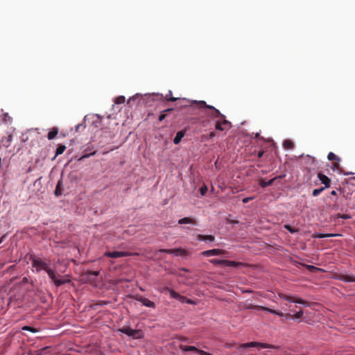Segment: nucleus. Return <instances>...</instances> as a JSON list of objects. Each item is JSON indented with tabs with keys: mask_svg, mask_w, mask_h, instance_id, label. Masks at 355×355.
<instances>
[{
	"mask_svg": "<svg viewBox=\"0 0 355 355\" xmlns=\"http://www.w3.org/2000/svg\"><path fill=\"white\" fill-rule=\"evenodd\" d=\"M32 267L36 272L44 270L48 274L50 279L54 278V270L50 268V261H46L40 258L33 257L32 259Z\"/></svg>",
	"mask_w": 355,
	"mask_h": 355,
	"instance_id": "f257e3e1",
	"label": "nucleus"
},
{
	"mask_svg": "<svg viewBox=\"0 0 355 355\" xmlns=\"http://www.w3.org/2000/svg\"><path fill=\"white\" fill-rule=\"evenodd\" d=\"M193 105H196L198 108H206L208 110L207 112H205V114L212 119H220L225 118V115L223 114L218 109L215 108L212 105H209L204 101H192Z\"/></svg>",
	"mask_w": 355,
	"mask_h": 355,
	"instance_id": "f03ea898",
	"label": "nucleus"
},
{
	"mask_svg": "<svg viewBox=\"0 0 355 355\" xmlns=\"http://www.w3.org/2000/svg\"><path fill=\"white\" fill-rule=\"evenodd\" d=\"M119 331L131 336L134 338H141L144 336L143 332L139 329H132L129 327H123L119 329Z\"/></svg>",
	"mask_w": 355,
	"mask_h": 355,
	"instance_id": "7ed1b4c3",
	"label": "nucleus"
},
{
	"mask_svg": "<svg viewBox=\"0 0 355 355\" xmlns=\"http://www.w3.org/2000/svg\"><path fill=\"white\" fill-rule=\"evenodd\" d=\"M259 347L263 349H268V348L278 349L279 348L277 346L270 345V344L258 343V342H250V343L240 345L239 347V349L247 348V347Z\"/></svg>",
	"mask_w": 355,
	"mask_h": 355,
	"instance_id": "20e7f679",
	"label": "nucleus"
},
{
	"mask_svg": "<svg viewBox=\"0 0 355 355\" xmlns=\"http://www.w3.org/2000/svg\"><path fill=\"white\" fill-rule=\"evenodd\" d=\"M232 128L231 122L227 121L225 117L220 118L216 121L215 128L220 131L228 130Z\"/></svg>",
	"mask_w": 355,
	"mask_h": 355,
	"instance_id": "39448f33",
	"label": "nucleus"
},
{
	"mask_svg": "<svg viewBox=\"0 0 355 355\" xmlns=\"http://www.w3.org/2000/svg\"><path fill=\"white\" fill-rule=\"evenodd\" d=\"M246 309H256V310L266 311L270 313H272V314H275V315H277L279 316H282L284 315V313L282 312H279L278 311L268 308L266 306L254 305V304H247Z\"/></svg>",
	"mask_w": 355,
	"mask_h": 355,
	"instance_id": "423d86ee",
	"label": "nucleus"
},
{
	"mask_svg": "<svg viewBox=\"0 0 355 355\" xmlns=\"http://www.w3.org/2000/svg\"><path fill=\"white\" fill-rule=\"evenodd\" d=\"M279 297L282 299H284L290 302L298 303V304H303L305 306H309V303L307 302H306L305 300H304L301 298L295 297V296H291V295H288L286 294L282 293V294H279Z\"/></svg>",
	"mask_w": 355,
	"mask_h": 355,
	"instance_id": "0eeeda50",
	"label": "nucleus"
},
{
	"mask_svg": "<svg viewBox=\"0 0 355 355\" xmlns=\"http://www.w3.org/2000/svg\"><path fill=\"white\" fill-rule=\"evenodd\" d=\"M279 297L282 299H284L290 302L298 303V304H303L305 306H309V303L307 302H306L305 300H304L301 298L295 297V296H291V295H288L286 294L282 293V294H279Z\"/></svg>",
	"mask_w": 355,
	"mask_h": 355,
	"instance_id": "6e6552de",
	"label": "nucleus"
},
{
	"mask_svg": "<svg viewBox=\"0 0 355 355\" xmlns=\"http://www.w3.org/2000/svg\"><path fill=\"white\" fill-rule=\"evenodd\" d=\"M166 290H167L169 292L170 295L172 298L176 299L182 302H187V304H193V302L191 300L187 299L184 296L180 295L178 293L175 292V291H173L169 288H166Z\"/></svg>",
	"mask_w": 355,
	"mask_h": 355,
	"instance_id": "1a4fd4ad",
	"label": "nucleus"
},
{
	"mask_svg": "<svg viewBox=\"0 0 355 355\" xmlns=\"http://www.w3.org/2000/svg\"><path fill=\"white\" fill-rule=\"evenodd\" d=\"M133 254H132L131 252H128L113 251V252H106L104 254V256H105L107 257L116 259V258L123 257H129V256H132Z\"/></svg>",
	"mask_w": 355,
	"mask_h": 355,
	"instance_id": "9d476101",
	"label": "nucleus"
},
{
	"mask_svg": "<svg viewBox=\"0 0 355 355\" xmlns=\"http://www.w3.org/2000/svg\"><path fill=\"white\" fill-rule=\"evenodd\" d=\"M136 300H137L138 302H140L144 306H146V307H150V308H155V304L153 302H152L151 300H148V298H146V297H144L142 296H139V297H136Z\"/></svg>",
	"mask_w": 355,
	"mask_h": 355,
	"instance_id": "9b49d317",
	"label": "nucleus"
},
{
	"mask_svg": "<svg viewBox=\"0 0 355 355\" xmlns=\"http://www.w3.org/2000/svg\"><path fill=\"white\" fill-rule=\"evenodd\" d=\"M51 279L53 282V283L56 287H59L64 284L70 282V279L69 278H67V276H64L63 277V279H58L57 275L55 272H54V278Z\"/></svg>",
	"mask_w": 355,
	"mask_h": 355,
	"instance_id": "f8f14e48",
	"label": "nucleus"
},
{
	"mask_svg": "<svg viewBox=\"0 0 355 355\" xmlns=\"http://www.w3.org/2000/svg\"><path fill=\"white\" fill-rule=\"evenodd\" d=\"M318 178L321 181V182L324 184L323 188L327 189L330 187L331 180L327 175L322 174V173H318Z\"/></svg>",
	"mask_w": 355,
	"mask_h": 355,
	"instance_id": "ddd939ff",
	"label": "nucleus"
},
{
	"mask_svg": "<svg viewBox=\"0 0 355 355\" xmlns=\"http://www.w3.org/2000/svg\"><path fill=\"white\" fill-rule=\"evenodd\" d=\"M337 279L344 282H355V276L349 275L339 274Z\"/></svg>",
	"mask_w": 355,
	"mask_h": 355,
	"instance_id": "4468645a",
	"label": "nucleus"
},
{
	"mask_svg": "<svg viewBox=\"0 0 355 355\" xmlns=\"http://www.w3.org/2000/svg\"><path fill=\"white\" fill-rule=\"evenodd\" d=\"M178 224H180V225L191 224L193 225H196L197 223H196V220L192 218L184 217L178 220Z\"/></svg>",
	"mask_w": 355,
	"mask_h": 355,
	"instance_id": "2eb2a0df",
	"label": "nucleus"
},
{
	"mask_svg": "<svg viewBox=\"0 0 355 355\" xmlns=\"http://www.w3.org/2000/svg\"><path fill=\"white\" fill-rule=\"evenodd\" d=\"M303 315V311L302 309H300L299 311H297L295 314L291 315V314H284L282 316H285L286 319H292V320H297L302 318Z\"/></svg>",
	"mask_w": 355,
	"mask_h": 355,
	"instance_id": "dca6fc26",
	"label": "nucleus"
},
{
	"mask_svg": "<svg viewBox=\"0 0 355 355\" xmlns=\"http://www.w3.org/2000/svg\"><path fill=\"white\" fill-rule=\"evenodd\" d=\"M223 265L229 266V267H240L243 266L245 264L241 262H236L234 261H230L224 259Z\"/></svg>",
	"mask_w": 355,
	"mask_h": 355,
	"instance_id": "f3484780",
	"label": "nucleus"
},
{
	"mask_svg": "<svg viewBox=\"0 0 355 355\" xmlns=\"http://www.w3.org/2000/svg\"><path fill=\"white\" fill-rule=\"evenodd\" d=\"M196 238L198 241H209L210 242H213L215 240V237L213 235L198 234Z\"/></svg>",
	"mask_w": 355,
	"mask_h": 355,
	"instance_id": "a211bd4d",
	"label": "nucleus"
},
{
	"mask_svg": "<svg viewBox=\"0 0 355 355\" xmlns=\"http://www.w3.org/2000/svg\"><path fill=\"white\" fill-rule=\"evenodd\" d=\"M58 133V129L55 127L53 128L48 133L47 138L49 140L53 139Z\"/></svg>",
	"mask_w": 355,
	"mask_h": 355,
	"instance_id": "6ab92c4d",
	"label": "nucleus"
},
{
	"mask_svg": "<svg viewBox=\"0 0 355 355\" xmlns=\"http://www.w3.org/2000/svg\"><path fill=\"white\" fill-rule=\"evenodd\" d=\"M277 178H274L271 180H270L268 182H266L264 180H261L259 181V185L260 187H261L262 188H266L268 186H270L273 184L274 181L277 179Z\"/></svg>",
	"mask_w": 355,
	"mask_h": 355,
	"instance_id": "aec40b11",
	"label": "nucleus"
},
{
	"mask_svg": "<svg viewBox=\"0 0 355 355\" xmlns=\"http://www.w3.org/2000/svg\"><path fill=\"white\" fill-rule=\"evenodd\" d=\"M184 136V132H183V131L178 132L175 135L174 139H173L174 144H178L181 141V140Z\"/></svg>",
	"mask_w": 355,
	"mask_h": 355,
	"instance_id": "412c9836",
	"label": "nucleus"
},
{
	"mask_svg": "<svg viewBox=\"0 0 355 355\" xmlns=\"http://www.w3.org/2000/svg\"><path fill=\"white\" fill-rule=\"evenodd\" d=\"M283 146L285 149H293L294 148V143L290 139H285L283 142Z\"/></svg>",
	"mask_w": 355,
	"mask_h": 355,
	"instance_id": "4be33fe9",
	"label": "nucleus"
},
{
	"mask_svg": "<svg viewBox=\"0 0 355 355\" xmlns=\"http://www.w3.org/2000/svg\"><path fill=\"white\" fill-rule=\"evenodd\" d=\"M66 149V146L63 144H60L58 148H56V150H55V157H53V159H55L57 156L62 154L64 153V151Z\"/></svg>",
	"mask_w": 355,
	"mask_h": 355,
	"instance_id": "5701e85b",
	"label": "nucleus"
},
{
	"mask_svg": "<svg viewBox=\"0 0 355 355\" xmlns=\"http://www.w3.org/2000/svg\"><path fill=\"white\" fill-rule=\"evenodd\" d=\"M162 252H165L167 254H172L175 256H178V248L176 249H162L159 250Z\"/></svg>",
	"mask_w": 355,
	"mask_h": 355,
	"instance_id": "b1692460",
	"label": "nucleus"
},
{
	"mask_svg": "<svg viewBox=\"0 0 355 355\" xmlns=\"http://www.w3.org/2000/svg\"><path fill=\"white\" fill-rule=\"evenodd\" d=\"M327 158L330 161L340 162V158L332 152L328 154Z\"/></svg>",
	"mask_w": 355,
	"mask_h": 355,
	"instance_id": "393cba45",
	"label": "nucleus"
},
{
	"mask_svg": "<svg viewBox=\"0 0 355 355\" xmlns=\"http://www.w3.org/2000/svg\"><path fill=\"white\" fill-rule=\"evenodd\" d=\"M214 256L223 255L227 254V252L225 250L222 249H211Z\"/></svg>",
	"mask_w": 355,
	"mask_h": 355,
	"instance_id": "a878e982",
	"label": "nucleus"
},
{
	"mask_svg": "<svg viewBox=\"0 0 355 355\" xmlns=\"http://www.w3.org/2000/svg\"><path fill=\"white\" fill-rule=\"evenodd\" d=\"M171 94H172V92L171 91H169L168 92V94H167L165 96V99L167 101H172V102H175L176 101L178 98H175V97H172L171 96Z\"/></svg>",
	"mask_w": 355,
	"mask_h": 355,
	"instance_id": "bb28decb",
	"label": "nucleus"
},
{
	"mask_svg": "<svg viewBox=\"0 0 355 355\" xmlns=\"http://www.w3.org/2000/svg\"><path fill=\"white\" fill-rule=\"evenodd\" d=\"M125 98L123 96H119L116 97L114 100V103L118 105L122 104V103H125Z\"/></svg>",
	"mask_w": 355,
	"mask_h": 355,
	"instance_id": "cd10ccee",
	"label": "nucleus"
},
{
	"mask_svg": "<svg viewBox=\"0 0 355 355\" xmlns=\"http://www.w3.org/2000/svg\"><path fill=\"white\" fill-rule=\"evenodd\" d=\"M224 259H212L209 260V262L214 265H223Z\"/></svg>",
	"mask_w": 355,
	"mask_h": 355,
	"instance_id": "c85d7f7f",
	"label": "nucleus"
},
{
	"mask_svg": "<svg viewBox=\"0 0 355 355\" xmlns=\"http://www.w3.org/2000/svg\"><path fill=\"white\" fill-rule=\"evenodd\" d=\"M173 109V108H168V109H166L159 116V121H163L166 116V114L165 112H171Z\"/></svg>",
	"mask_w": 355,
	"mask_h": 355,
	"instance_id": "c756f323",
	"label": "nucleus"
},
{
	"mask_svg": "<svg viewBox=\"0 0 355 355\" xmlns=\"http://www.w3.org/2000/svg\"><path fill=\"white\" fill-rule=\"evenodd\" d=\"M139 97V94H136L135 96H133L132 97L130 98L128 101H127V104L129 105L130 106H132L133 105V103L135 102V101Z\"/></svg>",
	"mask_w": 355,
	"mask_h": 355,
	"instance_id": "7c9ffc66",
	"label": "nucleus"
},
{
	"mask_svg": "<svg viewBox=\"0 0 355 355\" xmlns=\"http://www.w3.org/2000/svg\"><path fill=\"white\" fill-rule=\"evenodd\" d=\"M325 189L323 187L315 189L313 191V196H318L319 194H320Z\"/></svg>",
	"mask_w": 355,
	"mask_h": 355,
	"instance_id": "2f4dec72",
	"label": "nucleus"
},
{
	"mask_svg": "<svg viewBox=\"0 0 355 355\" xmlns=\"http://www.w3.org/2000/svg\"><path fill=\"white\" fill-rule=\"evenodd\" d=\"M22 330H24V331H31L33 333H36L37 331V330L32 327H30V326H24L22 327Z\"/></svg>",
	"mask_w": 355,
	"mask_h": 355,
	"instance_id": "473e14b6",
	"label": "nucleus"
},
{
	"mask_svg": "<svg viewBox=\"0 0 355 355\" xmlns=\"http://www.w3.org/2000/svg\"><path fill=\"white\" fill-rule=\"evenodd\" d=\"M201 254L202 256H204V257L214 256L213 255V252H212V250H205V251L201 252Z\"/></svg>",
	"mask_w": 355,
	"mask_h": 355,
	"instance_id": "72a5a7b5",
	"label": "nucleus"
},
{
	"mask_svg": "<svg viewBox=\"0 0 355 355\" xmlns=\"http://www.w3.org/2000/svg\"><path fill=\"white\" fill-rule=\"evenodd\" d=\"M207 187L206 185H204L200 187V192L202 196H205L207 191Z\"/></svg>",
	"mask_w": 355,
	"mask_h": 355,
	"instance_id": "f704fd0d",
	"label": "nucleus"
},
{
	"mask_svg": "<svg viewBox=\"0 0 355 355\" xmlns=\"http://www.w3.org/2000/svg\"><path fill=\"white\" fill-rule=\"evenodd\" d=\"M306 268L310 271V272H314L315 270H319L317 267L311 265H306Z\"/></svg>",
	"mask_w": 355,
	"mask_h": 355,
	"instance_id": "c9c22d12",
	"label": "nucleus"
},
{
	"mask_svg": "<svg viewBox=\"0 0 355 355\" xmlns=\"http://www.w3.org/2000/svg\"><path fill=\"white\" fill-rule=\"evenodd\" d=\"M216 136V134L214 132H211L209 134L207 135H203L202 137H204L205 139H209Z\"/></svg>",
	"mask_w": 355,
	"mask_h": 355,
	"instance_id": "e433bc0d",
	"label": "nucleus"
},
{
	"mask_svg": "<svg viewBox=\"0 0 355 355\" xmlns=\"http://www.w3.org/2000/svg\"><path fill=\"white\" fill-rule=\"evenodd\" d=\"M284 228L289 231L291 233H295L297 232L296 230L293 229L291 225H284Z\"/></svg>",
	"mask_w": 355,
	"mask_h": 355,
	"instance_id": "4c0bfd02",
	"label": "nucleus"
},
{
	"mask_svg": "<svg viewBox=\"0 0 355 355\" xmlns=\"http://www.w3.org/2000/svg\"><path fill=\"white\" fill-rule=\"evenodd\" d=\"M85 128V125L83 123H79L77 125H76V131L79 132L81 130H83Z\"/></svg>",
	"mask_w": 355,
	"mask_h": 355,
	"instance_id": "58836bf2",
	"label": "nucleus"
},
{
	"mask_svg": "<svg viewBox=\"0 0 355 355\" xmlns=\"http://www.w3.org/2000/svg\"><path fill=\"white\" fill-rule=\"evenodd\" d=\"M186 255H187V252L185 250L178 248V256H186Z\"/></svg>",
	"mask_w": 355,
	"mask_h": 355,
	"instance_id": "ea45409f",
	"label": "nucleus"
},
{
	"mask_svg": "<svg viewBox=\"0 0 355 355\" xmlns=\"http://www.w3.org/2000/svg\"><path fill=\"white\" fill-rule=\"evenodd\" d=\"M340 162H335L332 164V169L334 170H339L340 169Z\"/></svg>",
	"mask_w": 355,
	"mask_h": 355,
	"instance_id": "a19ab883",
	"label": "nucleus"
},
{
	"mask_svg": "<svg viewBox=\"0 0 355 355\" xmlns=\"http://www.w3.org/2000/svg\"><path fill=\"white\" fill-rule=\"evenodd\" d=\"M55 195L57 196L61 195V191L59 189V184H58V185H57V187L55 188Z\"/></svg>",
	"mask_w": 355,
	"mask_h": 355,
	"instance_id": "79ce46f5",
	"label": "nucleus"
},
{
	"mask_svg": "<svg viewBox=\"0 0 355 355\" xmlns=\"http://www.w3.org/2000/svg\"><path fill=\"white\" fill-rule=\"evenodd\" d=\"M88 274L97 277L99 275V271H89Z\"/></svg>",
	"mask_w": 355,
	"mask_h": 355,
	"instance_id": "37998d69",
	"label": "nucleus"
},
{
	"mask_svg": "<svg viewBox=\"0 0 355 355\" xmlns=\"http://www.w3.org/2000/svg\"><path fill=\"white\" fill-rule=\"evenodd\" d=\"M252 199H254L253 197H248V198H243L242 200V201H243V203H248V202H250Z\"/></svg>",
	"mask_w": 355,
	"mask_h": 355,
	"instance_id": "c03bdc74",
	"label": "nucleus"
},
{
	"mask_svg": "<svg viewBox=\"0 0 355 355\" xmlns=\"http://www.w3.org/2000/svg\"><path fill=\"white\" fill-rule=\"evenodd\" d=\"M338 217L342 218L343 219H349L351 218L350 216L348 214H343V215L339 214Z\"/></svg>",
	"mask_w": 355,
	"mask_h": 355,
	"instance_id": "a18cd8bd",
	"label": "nucleus"
},
{
	"mask_svg": "<svg viewBox=\"0 0 355 355\" xmlns=\"http://www.w3.org/2000/svg\"><path fill=\"white\" fill-rule=\"evenodd\" d=\"M333 234H320L318 236V238H327V237H331L333 236Z\"/></svg>",
	"mask_w": 355,
	"mask_h": 355,
	"instance_id": "49530a36",
	"label": "nucleus"
},
{
	"mask_svg": "<svg viewBox=\"0 0 355 355\" xmlns=\"http://www.w3.org/2000/svg\"><path fill=\"white\" fill-rule=\"evenodd\" d=\"M254 137H255V138H259V139H263V137H260V133H259V132H257V133L254 135Z\"/></svg>",
	"mask_w": 355,
	"mask_h": 355,
	"instance_id": "de8ad7c7",
	"label": "nucleus"
},
{
	"mask_svg": "<svg viewBox=\"0 0 355 355\" xmlns=\"http://www.w3.org/2000/svg\"><path fill=\"white\" fill-rule=\"evenodd\" d=\"M6 234H3L1 237H0V244L3 241V240L6 239Z\"/></svg>",
	"mask_w": 355,
	"mask_h": 355,
	"instance_id": "09e8293b",
	"label": "nucleus"
},
{
	"mask_svg": "<svg viewBox=\"0 0 355 355\" xmlns=\"http://www.w3.org/2000/svg\"><path fill=\"white\" fill-rule=\"evenodd\" d=\"M263 153H264V152H263V151H259V152L258 153V157H259V158H261V157L263 156Z\"/></svg>",
	"mask_w": 355,
	"mask_h": 355,
	"instance_id": "8fccbe9b",
	"label": "nucleus"
},
{
	"mask_svg": "<svg viewBox=\"0 0 355 355\" xmlns=\"http://www.w3.org/2000/svg\"><path fill=\"white\" fill-rule=\"evenodd\" d=\"M180 340L181 341L186 342V341H187V340H188V338H186V337H181V338H180Z\"/></svg>",
	"mask_w": 355,
	"mask_h": 355,
	"instance_id": "3c124183",
	"label": "nucleus"
},
{
	"mask_svg": "<svg viewBox=\"0 0 355 355\" xmlns=\"http://www.w3.org/2000/svg\"><path fill=\"white\" fill-rule=\"evenodd\" d=\"M331 194L332 196H336V195H337V193H336V191L333 190V191L331 192Z\"/></svg>",
	"mask_w": 355,
	"mask_h": 355,
	"instance_id": "603ef678",
	"label": "nucleus"
},
{
	"mask_svg": "<svg viewBox=\"0 0 355 355\" xmlns=\"http://www.w3.org/2000/svg\"><path fill=\"white\" fill-rule=\"evenodd\" d=\"M243 293H252V291L250 290H245L243 291Z\"/></svg>",
	"mask_w": 355,
	"mask_h": 355,
	"instance_id": "864d4df0",
	"label": "nucleus"
}]
</instances>
